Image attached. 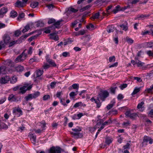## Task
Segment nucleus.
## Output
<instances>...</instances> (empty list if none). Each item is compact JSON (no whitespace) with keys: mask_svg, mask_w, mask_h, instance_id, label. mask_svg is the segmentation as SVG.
Segmentation results:
<instances>
[{"mask_svg":"<svg viewBox=\"0 0 153 153\" xmlns=\"http://www.w3.org/2000/svg\"><path fill=\"white\" fill-rule=\"evenodd\" d=\"M62 21V20H60L56 22L55 19H49L48 23V24H53V25L51 27V28L55 29L56 28H59V26Z\"/></svg>","mask_w":153,"mask_h":153,"instance_id":"obj_1","label":"nucleus"},{"mask_svg":"<svg viewBox=\"0 0 153 153\" xmlns=\"http://www.w3.org/2000/svg\"><path fill=\"white\" fill-rule=\"evenodd\" d=\"M26 50H25L21 55L17 57L15 59V61L16 63L22 62L26 59L27 56V54L25 53Z\"/></svg>","mask_w":153,"mask_h":153,"instance_id":"obj_2","label":"nucleus"},{"mask_svg":"<svg viewBox=\"0 0 153 153\" xmlns=\"http://www.w3.org/2000/svg\"><path fill=\"white\" fill-rule=\"evenodd\" d=\"M109 95L108 92L106 91H101L98 95L97 98H100L102 101L105 100V99L108 97Z\"/></svg>","mask_w":153,"mask_h":153,"instance_id":"obj_3","label":"nucleus"},{"mask_svg":"<svg viewBox=\"0 0 153 153\" xmlns=\"http://www.w3.org/2000/svg\"><path fill=\"white\" fill-rule=\"evenodd\" d=\"M32 88V85L28 86V84L25 85L23 86L20 87V91L19 92L22 94H24L26 92L27 90H30Z\"/></svg>","mask_w":153,"mask_h":153,"instance_id":"obj_4","label":"nucleus"},{"mask_svg":"<svg viewBox=\"0 0 153 153\" xmlns=\"http://www.w3.org/2000/svg\"><path fill=\"white\" fill-rule=\"evenodd\" d=\"M40 92L39 91H37L33 94H30L26 97L25 98L26 101H28L30 99L35 98L37 97L40 95Z\"/></svg>","mask_w":153,"mask_h":153,"instance_id":"obj_5","label":"nucleus"},{"mask_svg":"<svg viewBox=\"0 0 153 153\" xmlns=\"http://www.w3.org/2000/svg\"><path fill=\"white\" fill-rule=\"evenodd\" d=\"M148 141L149 142L150 144H151L152 143L153 140L149 137H148L147 136H144L142 143V146H144L145 145H146Z\"/></svg>","mask_w":153,"mask_h":153,"instance_id":"obj_6","label":"nucleus"},{"mask_svg":"<svg viewBox=\"0 0 153 153\" xmlns=\"http://www.w3.org/2000/svg\"><path fill=\"white\" fill-rule=\"evenodd\" d=\"M125 115L127 117H129L132 119H135L138 117L136 113H131L129 111H127L125 113Z\"/></svg>","mask_w":153,"mask_h":153,"instance_id":"obj_7","label":"nucleus"},{"mask_svg":"<svg viewBox=\"0 0 153 153\" xmlns=\"http://www.w3.org/2000/svg\"><path fill=\"white\" fill-rule=\"evenodd\" d=\"M61 152L59 148L52 147L50 149L49 153H60Z\"/></svg>","mask_w":153,"mask_h":153,"instance_id":"obj_8","label":"nucleus"},{"mask_svg":"<svg viewBox=\"0 0 153 153\" xmlns=\"http://www.w3.org/2000/svg\"><path fill=\"white\" fill-rule=\"evenodd\" d=\"M46 61L48 62L50 65H51V66L54 67H55L56 66V65L52 60L50 59L49 58L48 56L46 57Z\"/></svg>","mask_w":153,"mask_h":153,"instance_id":"obj_9","label":"nucleus"},{"mask_svg":"<svg viewBox=\"0 0 153 153\" xmlns=\"http://www.w3.org/2000/svg\"><path fill=\"white\" fill-rule=\"evenodd\" d=\"M70 133L71 135H72V137L77 138L79 137H81L82 136V134L79 133V132H71Z\"/></svg>","mask_w":153,"mask_h":153,"instance_id":"obj_10","label":"nucleus"},{"mask_svg":"<svg viewBox=\"0 0 153 153\" xmlns=\"http://www.w3.org/2000/svg\"><path fill=\"white\" fill-rule=\"evenodd\" d=\"M10 78L8 76H6L2 77L1 79V83L5 84L7 83L10 80Z\"/></svg>","mask_w":153,"mask_h":153,"instance_id":"obj_11","label":"nucleus"},{"mask_svg":"<svg viewBox=\"0 0 153 153\" xmlns=\"http://www.w3.org/2000/svg\"><path fill=\"white\" fill-rule=\"evenodd\" d=\"M17 97L13 94L10 95L8 98L9 101L11 102L16 101L17 100Z\"/></svg>","mask_w":153,"mask_h":153,"instance_id":"obj_12","label":"nucleus"},{"mask_svg":"<svg viewBox=\"0 0 153 153\" xmlns=\"http://www.w3.org/2000/svg\"><path fill=\"white\" fill-rule=\"evenodd\" d=\"M10 39V37L7 35H4L3 37V40L7 45L9 43Z\"/></svg>","mask_w":153,"mask_h":153,"instance_id":"obj_13","label":"nucleus"},{"mask_svg":"<svg viewBox=\"0 0 153 153\" xmlns=\"http://www.w3.org/2000/svg\"><path fill=\"white\" fill-rule=\"evenodd\" d=\"M25 5L24 2L18 1L15 3V6L19 7H24Z\"/></svg>","mask_w":153,"mask_h":153,"instance_id":"obj_14","label":"nucleus"},{"mask_svg":"<svg viewBox=\"0 0 153 153\" xmlns=\"http://www.w3.org/2000/svg\"><path fill=\"white\" fill-rule=\"evenodd\" d=\"M30 135L32 143L35 144L36 142V136L33 134H31Z\"/></svg>","mask_w":153,"mask_h":153,"instance_id":"obj_15","label":"nucleus"},{"mask_svg":"<svg viewBox=\"0 0 153 153\" xmlns=\"http://www.w3.org/2000/svg\"><path fill=\"white\" fill-rule=\"evenodd\" d=\"M135 59L136 62V64L137 65L138 67H142L144 65V63L139 61L137 58L135 57Z\"/></svg>","mask_w":153,"mask_h":153,"instance_id":"obj_16","label":"nucleus"},{"mask_svg":"<svg viewBox=\"0 0 153 153\" xmlns=\"http://www.w3.org/2000/svg\"><path fill=\"white\" fill-rule=\"evenodd\" d=\"M55 33H53L50 34V39H53L55 41H57L59 40V37L57 35L55 36Z\"/></svg>","mask_w":153,"mask_h":153,"instance_id":"obj_17","label":"nucleus"},{"mask_svg":"<svg viewBox=\"0 0 153 153\" xmlns=\"http://www.w3.org/2000/svg\"><path fill=\"white\" fill-rule=\"evenodd\" d=\"M91 100L92 102L94 101L96 103L97 105V108H99L101 105V103L100 102V100L99 99H97V100H96L94 98V97H92L91 99Z\"/></svg>","mask_w":153,"mask_h":153,"instance_id":"obj_18","label":"nucleus"},{"mask_svg":"<svg viewBox=\"0 0 153 153\" xmlns=\"http://www.w3.org/2000/svg\"><path fill=\"white\" fill-rule=\"evenodd\" d=\"M127 23L125 21L123 24L120 25V27L123 29V30L126 31L128 29V27L127 26Z\"/></svg>","mask_w":153,"mask_h":153,"instance_id":"obj_19","label":"nucleus"},{"mask_svg":"<svg viewBox=\"0 0 153 153\" xmlns=\"http://www.w3.org/2000/svg\"><path fill=\"white\" fill-rule=\"evenodd\" d=\"M114 29V26L113 25L108 26L107 27V30L109 33L113 32Z\"/></svg>","mask_w":153,"mask_h":153,"instance_id":"obj_20","label":"nucleus"},{"mask_svg":"<svg viewBox=\"0 0 153 153\" xmlns=\"http://www.w3.org/2000/svg\"><path fill=\"white\" fill-rule=\"evenodd\" d=\"M7 11V9L6 7H4L0 10V16L5 14Z\"/></svg>","mask_w":153,"mask_h":153,"instance_id":"obj_21","label":"nucleus"},{"mask_svg":"<svg viewBox=\"0 0 153 153\" xmlns=\"http://www.w3.org/2000/svg\"><path fill=\"white\" fill-rule=\"evenodd\" d=\"M113 140L112 138L108 137H107L106 138L105 143L106 144L109 145L110 143H112Z\"/></svg>","mask_w":153,"mask_h":153,"instance_id":"obj_22","label":"nucleus"},{"mask_svg":"<svg viewBox=\"0 0 153 153\" xmlns=\"http://www.w3.org/2000/svg\"><path fill=\"white\" fill-rule=\"evenodd\" d=\"M21 42L19 40L12 41V42H9V47H10L14 44L18 43H20Z\"/></svg>","mask_w":153,"mask_h":153,"instance_id":"obj_23","label":"nucleus"},{"mask_svg":"<svg viewBox=\"0 0 153 153\" xmlns=\"http://www.w3.org/2000/svg\"><path fill=\"white\" fill-rule=\"evenodd\" d=\"M141 88V87L137 88V87H136L133 92L132 93L131 95L133 96L139 92L140 91Z\"/></svg>","mask_w":153,"mask_h":153,"instance_id":"obj_24","label":"nucleus"},{"mask_svg":"<svg viewBox=\"0 0 153 153\" xmlns=\"http://www.w3.org/2000/svg\"><path fill=\"white\" fill-rule=\"evenodd\" d=\"M17 111L19 113H20V114H21V115L22 114V111L21 110V109L20 108H19V107H18V108H17L16 107H15L13 109V113L16 114Z\"/></svg>","mask_w":153,"mask_h":153,"instance_id":"obj_25","label":"nucleus"},{"mask_svg":"<svg viewBox=\"0 0 153 153\" xmlns=\"http://www.w3.org/2000/svg\"><path fill=\"white\" fill-rule=\"evenodd\" d=\"M16 71L19 72H21L24 70V67L21 65H19L16 67Z\"/></svg>","mask_w":153,"mask_h":153,"instance_id":"obj_26","label":"nucleus"},{"mask_svg":"<svg viewBox=\"0 0 153 153\" xmlns=\"http://www.w3.org/2000/svg\"><path fill=\"white\" fill-rule=\"evenodd\" d=\"M100 123H97L96 125L94 127V128H91L90 129V131L92 132L94 131L96 129H97V128H99V126L100 125Z\"/></svg>","mask_w":153,"mask_h":153,"instance_id":"obj_27","label":"nucleus"},{"mask_svg":"<svg viewBox=\"0 0 153 153\" xmlns=\"http://www.w3.org/2000/svg\"><path fill=\"white\" fill-rule=\"evenodd\" d=\"M144 104V103L143 102H141L140 103H139L138 104L137 108L138 109H141L140 111H143V110L142 109L143 106Z\"/></svg>","mask_w":153,"mask_h":153,"instance_id":"obj_28","label":"nucleus"},{"mask_svg":"<svg viewBox=\"0 0 153 153\" xmlns=\"http://www.w3.org/2000/svg\"><path fill=\"white\" fill-rule=\"evenodd\" d=\"M100 16V13L99 12L97 13L94 14L92 17H91L92 20H94L98 18Z\"/></svg>","mask_w":153,"mask_h":153,"instance_id":"obj_29","label":"nucleus"},{"mask_svg":"<svg viewBox=\"0 0 153 153\" xmlns=\"http://www.w3.org/2000/svg\"><path fill=\"white\" fill-rule=\"evenodd\" d=\"M17 16V13L14 10L12 11L10 13V16L13 18L16 17Z\"/></svg>","mask_w":153,"mask_h":153,"instance_id":"obj_30","label":"nucleus"},{"mask_svg":"<svg viewBox=\"0 0 153 153\" xmlns=\"http://www.w3.org/2000/svg\"><path fill=\"white\" fill-rule=\"evenodd\" d=\"M120 10H121L120 7L119 5H118L113 10V12L114 13H116L119 11Z\"/></svg>","mask_w":153,"mask_h":153,"instance_id":"obj_31","label":"nucleus"},{"mask_svg":"<svg viewBox=\"0 0 153 153\" xmlns=\"http://www.w3.org/2000/svg\"><path fill=\"white\" fill-rule=\"evenodd\" d=\"M83 115V114L82 113H80L79 114H74V117L75 118V119H79Z\"/></svg>","mask_w":153,"mask_h":153,"instance_id":"obj_32","label":"nucleus"},{"mask_svg":"<svg viewBox=\"0 0 153 153\" xmlns=\"http://www.w3.org/2000/svg\"><path fill=\"white\" fill-rule=\"evenodd\" d=\"M38 2H32L30 4V6L33 8H35L38 6Z\"/></svg>","mask_w":153,"mask_h":153,"instance_id":"obj_33","label":"nucleus"},{"mask_svg":"<svg viewBox=\"0 0 153 153\" xmlns=\"http://www.w3.org/2000/svg\"><path fill=\"white\" fill-rule=\"evenodd\" d=\"M43 71H41L40 70H37L36 72V77H38L40 76L43 74Z\"/></svg>","mask_w":153,"mask_h":153,"instance_id":"obj_34","label":"nucleus"},{"mask_svg":"<svg viewBox=\"0 0 153 153\" xmlns=\"http://www.w3.org/2000/svg\"><path fill=\"white\" fill-rule=\"evenodd\" d=\"M17 77L16 76L12 77V79L10 80V82L12 84L16 83L17 81Z\"/></svg>","mask_w":153,"mask_h":153,"instance_id":"obj_35","label":"nucleus"},{"mask_svg":"<svg viewBox=\"0 0 153 153\" xmlns=\"http://www.w3.org/2000/svg\"><path fill=\"white\" fill-rule=\"evenodd\" d=\"M147 48H153V42H150L146 43Z\"/></svg>","mask_w":153,"mask_h":153,"instance_id":"obj_36","label":"nucleus"},{"mask_svg":"<svg viewBox=\"0 0 153 153\" xmlns=\"http://www.w3.org/2000/svg\"><path fill=\"white\" fill-rule=\"evenodd\" d=\"M126 41L129 44H132L134 42V41L133 39L128 37H126Z\"/></svg>","mask_w":153,"mask_h":153,"instance_id":"obj_37","label":"nucleus"},{"mask_svg":"<svg viewBox=\"0 0 153 153\" xmlns=\"http://www.w3.org/2000/svg\"><path fill=\"white\" fill-rule=\"evenodd\" d=\"M7 44L4 42L3 41H1L0 42V50H1L2 48H4Z\"/></svg>","mask_w":153,"mask_h":153,"instance_id":"obj_38","label":"nucleus"},{"mask_svg":"<svg viewBox=\"0 0 153 153\" xmlns=\"http://www.w3.org/2000/svg\"><path fill=\"white\" fill-rule=\"evenodd\" d=\"M147 54L149 56L153 57V51L149 50L146 51Z\"/></svg>","mask_w":153,"mask_h":153,"instance_id":"obj_39","label":"nucleus"},{"mask_svg":"<svg viewBox=\"0 0 153 153\" xmlns=\"http://www.w3.org/2000/svg\"><path fill=\"white\" fill-rule=\"evenodd\" d=\"M68 11L70 12V13L71 12L75 13L77 12L78 11V10L75 9L73 7H70L69 8Z\"/></svg>","mask_w":153,"mask_h":153,"instance_id":"obj_40","label":"nucleus"},{"mask_svg":"<svg viewBox=\"0 0 153 153\" xmlns=\"http://www.w3.org/2000/svg\"><path fill=\"white\" fill-rule=\"evenodd\" d=\"M137 16L138 19L141 18L142 19H143L145 18L148 17L149 16L146 15L142 14L140 15H138Z\"/></svg>","mask_w":153,"mask_h":153,"instance_id":"obj_41","label":"nucleus"},{"mask_svg":"<svg viewBox=\"0 0 153 153\" xmlns=\"http://www.w3.org/2000/svg\"><path fill=\"white\" fill-rule=\"evenodd\" d=\"M29 28L30 27L29 25H27L24 27V28L22 30V31L23 33H25L28 30H29Z\"/></svg>","mask_w":153,"mask_h":153,"instance_id":"obj_42","label":"nucleus"},{"mask_svg":"<svg viewBox=\"0 0 153 153\" xmlns=\"http://www.w3.org/2000/svg\"><path fill=\"white\" fill-rule=\"evenodd\" d=\"M21 34V31L19 30H16L14 33V35L15 36H19Z\"/></svg>","mask_w":153,"mask_h":153,"instance_id":"obj_43","label":"nucleus"},{"mask_svg":"<svg viewBox=\"0 0 153 153\" xmlns=\"http://www.w3.org/2000/svg\"><path fill=\"white\" fill-rule=\"evenodd\" d=\"M109 61L110 62H114L115 61V56H112L109 57Z\"/></svg>","mask_w":153,"mask_h":153,"instance_id":"obj_44","label":"nucleus"},{"mask_svg":"<svg viewBox=\"0 0 153 153\" xmlns=\"http://www.w3.org/2000/svg\"><path fill=\"white\" fill-rule=\"evenodd\" d=\"M112 121L110 120H108L107 121L103 123L102 124L103 126H105L107 125H109L112 123Z\"/></svg>","mask_w":153,"mask_h":153,"instance_id":"obj_45","label":"nucleus"},{"mask_svg":"<svg viewBox=\"0 0 153 153\" xmlns=\"http://www.w3.org/2000/svg\"><path fill=\"white\" fill-rule=\"evenodd\" d=\"M50 98V96L49 95H46L43 96V99L44 100H46Z\"/></svg>","mask_w":153,"mask_h":153,"instance_id":"obj_46","label":"nucleus"},{"mask_svg":"<svg viewBox=\"0 0 153 153\" xmlns=\"http://www.w3.org/2000/svg\"><path fill=\"white\" fill-rule=\"evenodd\" d=\"M1 127L2 128L7 129L8 128V126L4 123H2L1 124Z\"/></svg>","mask_w":153,"mask_h":153,"instance_id":"obj_47","label":"nucleus"},{"mask_svg":"<svg viewBox=\"0 0 153 153\" xmlns=\"http://www.w3.org/2000/svg\"><path fill=\"white\" fill-rule=\"evenodd\" d=\"M42 67L44 69H47L50 67V65L46 63H44Z\"/></svg>","mask_w":153,"mask_h":153,"instance_id":"obj_48","label":"nucleus"},{"mask_svg":"<svg viewBox=\"0 0 153 153\" xmlns=\"http://www.w3.org/2000/svg\"><path fill=\"white\" fill-rule=\"evenodd\" d=\"M127 86V84H124L120 86L119 87L121 90H123L124 88H126Z\"/></svg>","mask_w":153,"mask_h":153,"instance_id":"obj_49","label":"nucleus"},{"mask_svg":"<svg viewBox=\"0 0 153 153\" xmlns=\"http://www.w3.org/2000/svg\"><path fill=\"white\" fill-rule=\"evenodd\" d=\"M5 68L4 67H1L0 68V74H4L5 73L4 72Z\"/></svg>","mask_w":153,"mask_h":153,"instance_id":"obj_50","label":"nucleus"},{"mask_svg":"<svg viewBox=\"0 0 153 153\" xmlns=\"http://www.w3.org/2000/svg\"><path fill=\"white\" fill-rule=\"evenodd\" d=\"M25 16V14L24 13H22L19 14L18 19H20L23 18Z\"/></svg>","mask_w":153,"mask_h":153,"instance_id":"obj_51","label":"nucleus"},{"mask_svg":"<svg viewBox=\"0 0 153 153\" xmlns=\"http://www.w3.org/2000/svg\"><path fill=\"white\" fill-rule=\"evenodd\" d=\"M43 25L44 24L42 22H37V23L36 25V26L37 27H42L43 26Z\"/></svg>","mask_w":153,"mask_h":153,"instance_id":"obj_52","label":"nucleus"},{"mask_svg":"<svg viewBox=\"0 0 153 153\" xmlns=\"http://www.w3.org/2000/svg\"><path fill=\"white\" fill-rule=\"evenodd\" d=\"M114 105V103L108 104L106 107L107 109L109 110Z\"/></svg>","mask_w":153,"mask_h":153,"instance_id":"obj_53","label":"nucleus"},{"mask_svg":"<svg viewBox=\"0 0 153 153\" xmlns=\"http://www.w3.org/2000/svg\"><path fill=\"white\" fill-rule=\"evenodd\" d=\"M143 53L142 51H139V52H138L137 54V57H136L138 59L139 57H141L142 54Z\"/></svg>","mask_w":153,"mask_h":153,"instance_id":"obj_54","label":"nucleus"},{"mask_svg":"<svg viewBox=\"0 0 153 153\" xmlns=\"http://www.w3.org/2000/svg\"><path fill=\"white\" fill-rule=\"evenodd\" d=\"M82 105V102H81L76 103L74 106V108H76L80 106L81 105Z\"/></svg>","mask_w":153,"mask_h":153,"instance_id":"obj_55","label":"nucleus"},{"mask_svg":"<svg viewBox=\"0 0 153 153\" xmlns=\"http://www.w3.org/2000/svg\"><path fill=\"white\" fill-rule=\"evenodd\" d=\"M56 84V82H51L50 85L51 88H54Z\"/></svg>","mask_w":153,"mask_h":153,"instance_id":"obj_56","label":"nucleus"},{"mask_svg":"<svg viewBox=\"0 0 153 153\" xmlns=\"http://www.w3.org/2000/svg\"><path fill=\"white\" fill-rule=\"evenodd\" d=\"M62 55L64 57H65L68 56H69L70 53L68 52H65L63 53Z\"/></svg>","mask_w":153,"mask_h":153,"instance_id":"obj_57","label":"nucleus"},{"mask_svg":"<svg viewBox=\"0 0 153 153\" xmlns=\"http://www.w3.org/2000/svg\"><path fill=\"white\" fill-rule=\"evenodd\" d=\"M134 79L135 80H136L137 81L139 82H141L142 81V80L141 78L137 77H134Z\"/></svg>","mask_w":153,"mask_h":153,"instance_id":"obj_58","label":"nucleus"},{"mask_svg":"<svg viewBox=\"0 0 153 153\" xmlns=\"http://www.w3.org/2000/svg\"><path fill=\"white\" fill-rule=\"evenodd\" d=\"M73 88L74 89L78 88H79V85L77 84H74L72 85Z\"/></svg>","mask_w":153,"mask_h":153,"instance_id":"obj_59","label":"nucleus"},{"mask_svg":"<svg viewBox=\"0 0 153 153\" xmlns=\"http://www.w3.org/2000/svg\"><path fill=\"white\" fill-rule=\"evenodd\" d=\"M117 88V87H116L114 88H110V90L111 92L113 93L114 94L116 89Z\"/></svg>","mask_w":153,"mask_h":153,"instance_id":"obj_60","label":"nucleus"},{"mask_svg":"<svg viewBox=\"0 0 153 153\" xmlns=\"http://www.w3.org/2000/svg\"><path fill=\"white\" fill-rule=\"evenodd\" d=\"M47 7L50 10H51L53 7L54 6L52 4H49L47 5Z\"/></svg>","mask_w":153,"mask_h":153,"instance_id":"obj_61","label":"nucleus"},{"mask_svg":"<svg viewBox=\"0 0 153 153\" xmlns=\"http://www.w3.org/2000/svg\"><path fill=\"white\" fill-rule=\"evenodd\" d=\"M148 115L149 116L151 117H153V109H152L150 110L149 113Z\"/></svg>","mask_w":153,"mask_h":153,"instance_id":"obj_62","label":"nucleus"},{"mask_svg":"<svg viewBox=\"0 0 153 153\" xmlns=\"http://www.w3.org/2000/svg\"><path fill=\"white\" fill-rule=\"evenodd\" d=\"M118 64V62H116L115 63H114L113 64L110 65L109 66V68H111L112 67H117V66Z\"/></svg>","mask_w":153,"mask_h":153,"instance_id":"obj_63","label":"nucleus"},{"mask_svg":"<svg viewBox=\"0 0 153 153\" xmlns=\"http://www.w3.org/2000/svg\"><path fill=\"white\" fill-rule=\"evenodd\" d=\"M77 94V93H76L74 92H71L70 94V96L71 97H73L74 96L76 95Z\"/></svg>","mask_w":153,"mask_h":153,"instance_id":"obj_64","label":"nucleus"}]
</instances>
